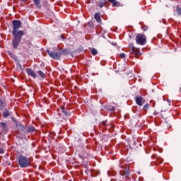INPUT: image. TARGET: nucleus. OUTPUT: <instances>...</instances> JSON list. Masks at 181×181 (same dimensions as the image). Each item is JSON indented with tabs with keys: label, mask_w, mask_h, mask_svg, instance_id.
Returning <instances> with one entry per match:
<instances>
[{
	"label": "nucleus",
	"mask_w": 181,
	"mask_h": 181,
	"mask_svg": "<svg viewBox=\"0 0 181 181\" xmlns=\"http://www.w3.org/2000/svg\"><path fill=\"white\" fill-rule=\"evenodd\" d=\"M19 166L21 168H29L30 166V158L21 154L17 160Z\"/></svg>",
	"instance_id": "1"
},
{
	"label": "nucleus",
	"mask_w": 181,
	"mask_h": 181,
	"mask_svg": "<svg viewBox=\"0 0 181 181\" xmlns=\"http://www.w3.org/2000/svg\"><path fill=\"white\" fill-rule=\"evenodd\" d=\"M12 25H13L12 35H25V32H23V30H18V29H19V28H21V25H22V23L21 22V21H18V20L13 21Z\"/></svg>",
	"instance_id": "2"
},
{
	"label": "nucleus",
	"mask_w": 181,
	"mask_h": 181,
	"mask_svg": "<svg viewBox=\"0 0 181 181\" xmlns=\"http://www.w3.org/2000/svg\"><path fill=\"white\" fill-rule=\"evenodd\" d=\"M135 40L137 45H140V46H144V45L146 43V35L142 33L138 34L136 36Z\"/></svg>",
	"instance_id": "3"
},
{
	"label": "nucleus",
	"mask_w": 181,
	"mask_h": 181,
	"mask_svg": "<svg viewBox=\"0 0 181 181\" xmlns=\"http://www.w3.org/2000/svg\"><path fill=\"white\" fill-rule=\"evenodd\" d=\"M14 36V38L12 41V45L13 46V49H18V46H19V43H21V41L22 40V36L20 34H13Z\"/></svg>",
	"instance_id": "4"
},
{
	"label": "nucleus",
	"mask_w": 181,
	"mask_h": 181,
	"mask_svg": "<svg viewBox=\"0 0 181 181\" xmlns=\"http://www.w3.org/2000/svg\"><path fill=\"white\" fill-rule=\"evenodd\" d=\"M129 52L130 54H133V56H134L136 59H138L139 56H142V53L139 50V48L135 47L133 45H130Z\"/></svg>",
	"instance_id": "5"
},
{
	"label": "nucleus",
	"mask_w": 181,
	"mask_h": 181,
	"mask_svg": "<svg viewBox=\"0 0 181 181\" xmlns=\"http://www.w3.org/2000/svg\"><path fill=\"white\" fill-rule=\"evenodd\" d=\"M47 52L49 56H50L52 57V59H54V60H60V57H62V52L50 51L49 49H47Z\"/></svg>",
	"instance_id": "6"
},
{
	"label": "nucleus",
	"mask_w": 181,
	"mask_h": 181,
	"mask_svg": "<svg viewBox=\"0 0 181 181\" xmlns=\"http://www.w3.org/2000/svg\"><path fill=\"white\" fill-rule=\"evenodd\" d=\"M135 101L137 104V105H144L145 104V100H144V98L142 96H137L135 98Z\"/></svg>",
	"instance_id": "7"
},
{
	"label": "nucleus",
	"mask_w": 181,
	"mask_h": 181,
	"mask_svg": "<svg viewBox=\"0 0 181 181\" xmlns=\"http://www.w3.org/2000/svg\"><path fill=\"white\" fill-rule=\"evenodd\" d=\"M26 73L27 74H28V76H30L31 77H33V78H36V77H37V76L36 75V73H35V71H33V69H27Z\"/></svg>",
	"instance_id": "8"
},
{
	"label": "nucleus",
	"mask_w": 181,
	"mask_h": 181,
	"mask_svg": "<svg viewBox=\"0 0 181 181\" xmlns=\"http://www.w3.org/2000/svg\"><path fill=\"white\" fill-rule=\"evenodd\" d=\"M119 174L122 176H124V177H128V175H129V170H128V169L121 170L119 172Z\"/></svg>",
	"instance_id": "9"
},
{
	"label": "nucleus",
	"mask_w": 181,
	"mask_h": 181,
	"mask_svg": "<svg viewBox=\"0 0 181 181\" xmlns=\"http://www.w3.org/2000/svg\"><path fill=\"white\" fill-rule=\"evenodd\" d=\"M94 17L98 23H101V14L100 13H96Z\"/></svg>",
	"instance_id": "10"
},
{
	"label": "nucleus",
	"mask_w": 181,
	"mask_h": 181,
	"mask_svg": "<svg viewBox=\"0 0 181 181\" xmlns=\"http://www.w3.org/2000/svg\"><path fill=\"white\" fill-rule=\"evenodd\" d=\"M1 127L3 129V131H4L5 132H6V131H8V126H6V123L1 122Z\"/></svg>",
	"instance_id": "11"
},
{
	"label": "nucleus",
	"mask_w": 181,
	"mask_h": 181,
	"mask_svg": "<svg viewBox=\"0 0 181 181\" xmlns=\"http://www.w3.org/2000/svg\"><path fill=\"white\" fill-rule=\"evenodd\" d=\"M106 2H107V1H105V0H100V1H99V5H98V6H99L100 8L104 7V6L105 5Z\"/></svg>",
	"instance_id": "12"
},
{
	"label": "nucleus",
	"mask_w": 181,
	"mask_h": 181,
	"mask_svg": "<svg viewBox=\"0 0 181 181\" xmlns=\"http://www.w3.org/2000/svg\"><path fill=\"white\" fill-rule=\"evenodd\" d=\"M11 115V114L9 113V110H5L3 112V117L4 118H6L7 117H9Z\"/></svg>",
	"instance_id": "13"
},
{
	"label": "nucleus",
	"mask_w": 181,
	"mask_h": 181,
	"mask_svg": "<svg viewBox=\"0 0 181 181\" xmlns=\"http://www.w3.org/2000/svg\"><path fill=\"white\" fill-rule=\"evenodd\" d=\"M5 107V103L2 99L0 98V110H2Z\"/></svg>",
	"instance_id": "14"
},
{
	"label": "nucleus",
	"mask_w": 181,
	"mask_h": 181,
	"mask_svg": "<svg viewBox=\"0 0 181 181\" xmlns=\"http://www.w3.org/2000/svg\"><path fill=\"white\" fill-rule=\"evenodd\" d=\"M90 51V53L93 54V56H96L98 52L95 48H91Z\"/></svg>",
	"instance_id": "15"
},
{
	"label": "nucleus",
	"mask_w": 181,
	"mask_h": 181,
	"mask_svg": "<svg viewBox=\"0 0 181 181\" xmlns=\"http://www.w3.org/2000/svg\"><path fill=\"white\" fill-rule=\"evenodd\" d=\"M35 5L37 6V8H40V0H33Z\"/></svg>",
	"instance_id": "16"
},
{
	"label": "nucleus",
	"mask_w": 181,
	"mask_h": 181,
	"mask_svg": "<svg viewBox=\"0 0 181 181\" xmlns=\"http://www.w3.org/2000/svg\"><path fill=\"white\" fill-rule=\"evenodd\" d=\"M38 74L40 76L41 78H45V77H46V75L42 71H38Z\"/></svg>",
	"instance_id": "17"
},
{
	"label": "nucleus",
	"mask_w": 181,
	"mask_h": 181,
	"mask_svg": "<svg viewBox=\"0 0 181 181\" xmlns=\"http://www.w3.org/2000/svg\"><path fill=\"white\" fill-rule=\"evenodd\" d=\"M149 107H151V105H149V104H146L144 106V108H143V110H144V111H148V109L149 108Z\"/></svg>",
	"instance_id": "18"
},
{
	"label": "nucleus",
	"mask_w": 181,
	"mask_h": 181,
	"mask_svg": "<svg viewBox=\"0 0 181 181\" xmlns=\"http://www.w3.org/2000/svg\"><path fill=\"white\" fill-rule=\"evenodd\" d=\"M61 110H62V112L65 114V115H67V112L64 111V107L62 106L61 107Z\"/></svg>",
	"instance_id": "19"
},
{
	"label": "nucleus",
	"mask_w": 181,
	"mask_h": 181,
	"mask_svg": "<svg viewBox=\"0 0 181 181\" xmlns=\"http://www.w3.org/2000/svg\"><path fill=\"white\" fill-rule=\"evenodd\" d=\"M112 6H117V5H118V1L114 0L113 2H112Z\"/></svg>",
	"instance_id": "20"
},
{
	"label": "nucleus",
	"mask_w": 181,
	"mask_h": 181,
	"mask_svg": "<svg viewBox=\"0 0 181 181\" xmlns=\"http://www.w3.org/2000/svg\"><path fill=\"white\" fill-rule=\"evenodd\" d=\"M28 131H29V132H34L35 129L33 127H30L28 128Z\"/></svg>",
	"instance_id": "21"
},
{
	"label": "nucleus",
	"mask_w": 181,
	"mask_h": 181,
	"mask_svg": "<svg viewBox=\"0 0 181 181\" xmlns=\"http://www.w3.org/2000/svg\"><path fill=\"white\" fill-rule=\"evenodd\" d=\"M121 59H125V54L124 53H122L119 54Z\"/></svg>",
	"instance_id": "22"
},
{
	"label": "nucleus",
	"mask_w": 181,
	"mask_h": 181,
	"mask_svg": "<svg viewBox=\"0 0 181 181\" xmlns=\"http://www.w3.org/2000/svg\"><path fill=\"white\" fill-rule=\"evenodd\" d=\"M177 15H181V8H177Z\"/></svg>",
	"instance_id": "23"
},
{
	"label": "nucleus",
	"mask_w": 181,
	"mask_h": 181,
	"mask_svg": "<svg viewBox=\"0 0 181 181\" xmlns=\"http://www.w3.org/2000/svg\"><path fill=\"white\" fill-rule=\"evenodd\" d=\"M102 124L104 125L105 127H107L108 124H107V121H103L102 122Z\"/></svg>",
	"instance_id": "24"
},
{
	"label": "nucleus",
	"mask_w": 181,
	"mask_h": 181,
	"mask_svg": "<svg viewBox=\"0 0 181 181\" xmlns=\"http://www.w3.org/2000/svg\"><path fill=\"white\" fill-rule=\"evenodd\" d=\"M4 148H0V153H4Z\"/></svg>",
	"instance_id": "25"
},
{
	"label": "nucleus",
	"mask_w": 181,
	"mask_h": 181,
	"mask_svg": "<svg viewBox=\"0 0 181 181\" xmlns=\"http://www.w3.org/2000/svg\"><path fill=\"white\" fill-rule=\"evenodd\" d=\"M142 29H143V30L145 32V31H146V30H148V28L147 27H146V28H144V27H142Z\"/></svg>",
	"instance_id": "26"
},
{
	"label": "nucleus",
	"mask_w": 181,
	"mask_h": 181,
	"mask_svg": "<svg viewBox=\"0 0 181 181\" xmlns=\"http://www.w3.org/2000/svg\"><path fill=\"white\" fill-rule=\"evenodd\" d=\"M9 54H10V56H11V57H15V54H11V53H9Z\"/></svg>",
	"instance_id": "27"
},
{
	"label": "nucleus",
	"mask_w": 181,
	"mask_h": 181,
	"mask_svg": "<svg viewBox=\"0 0 181 181\" xmlns=\"http://www.w3.org/2000/svg\"><path fill=\"white\" fill-rule=\"evenodd\" d=\"M115 107H112L111 109H110V111H115Z\"/></svg>",
	"instance_id": "28"
},
{
	"label": "nucleus",
	"mask_w": 181,
	"mask_h": 181,
	"mask_svg": "<svg viewBox=\"0 0 181 181\" xmlns=\"http://www.w3.org/2000/svg\"><path fill=\"white\" fill-rule=\"evenodd\" d=\"M109 2H114V0H108Z\"/></svg>",
	"instance_id": "29"
},
{
	"label": "nucleus",
	"mask_w": 181,
	"mask_h": 181,
	"mask_svg": "<svg viewBox=\"0 0 181 181\" xmlns=\"http://www.w3.org/2000/svg\"><path fill=\"white\" fill-rule=\"evenodd\" d=\"M180 90H181V88H180Z\"/></svg>",
	"instance_id": "30"
}]
</instances>
